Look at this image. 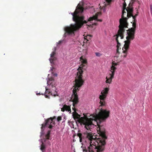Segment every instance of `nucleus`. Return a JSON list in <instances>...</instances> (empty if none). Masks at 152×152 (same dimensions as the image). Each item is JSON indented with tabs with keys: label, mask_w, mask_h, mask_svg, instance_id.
<instances>
[{
	"label": "nucleus",
	"mask_w": 152,
	"mask_h": 152,
	"mask_svg": "<svg viewBox=\"0 0 152 152\" xmlns=\"http://www.w3.org/2000/svg\"><path fill=\"white\" fill-rule=\"evenodd\" d=\"M73 20L75 22V24H71L69 26L64 28V30L65 31V35L66 34L69 35H74L75 32L78 30L84 23H86V25L89 28H92L97 25L96 22L97 21H102V20H88L87 22L86 20L83 21L84 20Z\"/></svg>",
	"instance_id": "obj_2"
},
{
	"label": "nucleus",
	"mask_w": 152,
	"mask_h": 152,
	"mask_svg": "<svg viewBox=\"0 0 152 152\" xmlns=\"http://www.w3.org/2000/svg\"><path fill=\"white\" fill-rule=\"evenodd\" d=\"M96 56H100L101 54L99 53H95Z\"/></svg>",
	"instance_id": "obj_28"
},
{
	"label": "nucleus",
	"mask_w": 152,
	"mask_h": 152,
	"mask_svg": "<svg viewBox=\"0 0 152 152\" xmlns=\"http://www.w3.org/2000/svg\"><path fill=\"white\" fill-rule=\"evenodd\" d=\"M62 120V118L61 116H59L57 118V121L59 122Z\"/></svg>",
	"instance_id": "obj_26"
},
{
	"label": "nucleus",
	"mask_w": 152,
	"mask_h": 152,
	"mask_svg": "<svg viewBox=\"0 0 152 152\" xmlns=\"http://www.w3.org/2000/svg\"><path fill=\"white\" fill-rule=\"evenodd\" d=\"M55 118H56V117L54 116L53 118H50L47 119L45 121V123L42 124L41 129V132L42 133L46 126L48 127L50 129H52L53 127V124L54 125H55V121H53V120Z\"/></svg>",
	"instance_id": "obj_9"
},
{
	"label": "nucleus",
	"mask_w": 152,
	"mask_h": 152,
	"mask_svg": "<svg viewBox=\"0 0 152 152\" xmlns=\"http://www.w3.org/2000/svg\"><path fill=\"white\" fill-rule=\"evenodd\" d=\"M129 48V45L124 44L122 48V52L121 56L124 58H126L128 54V50Z\"/></svg>",
	"instance_id": "obj_12"
},
{
	"label": "nucleus",
	"mask_w": 152,
	"mask_h": 152,
	"mask_svg": "<svg viewBox=\"0 0 152 152\" xmlns=\"http://www.w3.org/2000/svg\"><path fill=\"white\" fill-rule=\"evenodd\" d=\"M101 12H97L96 13L95 15H94L92 17H90L88 19H98V16L99 15H101Z\"/></svg>",
	"instance_id": "obj_20"
},
{
	"label": "nucleus",
	"mask_w": 152,
	"mask_h": 152,
	"mask_svg": "<svg viewBox=\"0 0 152 152\" xmlns=\"http://www.w3.org/2000/svg\"><path fill=\"white\" fill-rule=\"evenodd\" d=\"M123 0L124 1V3L123 4V10H126L127 9L126 8V4L125 1V0Z\"/></svg>",
	"instance_id": "obj_25"
},
{
	"label": "nucleus",
	"mask_w": 152,
	"mask_h": 152,
	"mask_svg": "<svg viewBox=\"0 0 152 152\" xmlns=\"http://www.w3.org/2000/svg\"><path fill=\"white\" fill-rule=\"evenodd\" d=\"M53 95L54 96H58L57 94H54V95Z\"/></svg>",
	"instance_id": "obj_31"
},
{
	"label": "nucleus",
	"mask_w": 152,
	"mask_h": 152,
	"mask_svg": "<svg viewBox=\"0 0 152 152\" xmlns=\"http://www.w3.org/2000/svg\"><path fill=\"white\" fill-rule=\"evenodd\" d=\"M137 0H133V1H132L131 0V1L130 2L129 4H131V5H132V4L134 3V2L136 1Z\"/></svg>",
	"instance_id": "obj_27"
},
{
	"label": "nucleus",
	"mask_w": 152,
	"mask_h": 152,
	"mask_svg": "<svg viewBox=\"0 0 152 152\" xmlns=\"http://www.w3.org/2000/svg\"><path fill=\"white\" fill-rule=\"evenodd\" d=\"M131 4H129V6L126 10H123L121 18L120 19H128L132 17L133 19H135L138 15V12L135 15L133 13V10L132 8Z\"/></svg>",
	"instance_id": "obj_5"
},
{
	"label": "nucleus",
	"mask_w": 152,
	"mask_h": 152,
	"mask_svg": "<svg viewBox=\"0 0 152 152\" xmlns=\"http://www.w3.org/2000/svg\"><path fill=\"white\" fill-rule=\"evenodd\" d=\"M75 84H74V88L73 91V93L74 95V98L73 100V106L74 107L72 108V109L74 110V112H76V110L75 108V105L77 104L78 102V96L77 95V92L78 91L80 87H79L77 89L75 88Z\"/></svg>",
	"instance_id": "obj_11"
},
{
	"label": "nucleus",
	"mask_w": 152,
	"mask_h": 152,
	"mask_svg": "<svg viewBox=\"0 0 152 152\" xmlns=\"http://www.w3.org/2000/svg\"><path fill=\"white\" fill-rule=\"evenodd\" d=\"M150 11H152V5H151L150 6Z\"/></svg>",
	"instance_id": "obj_30"
},
{
	"label": "nucleus",
	"mask_w": 152,
	"mask_h": 152,
	"mask_svg": "<svg viewBox=\"0 0 152 152\" xmlns=\"http://www.w3.org/2000/svg\"><path fill=\"white\" fill-rule=\"evenodd\" d=\"M45 98H47L48 99H50V97L49 96H48V95H47L46 94L45 95Z\"/></svg>",
	"instance_id": "obj_29"
},
{
	"label": "nucleus",
	"mask_w": 152,
	"mask_h": 152,
	"mask_svg": "<svg viewBox=\"0 0 152 152\" xmlns=\"http://www.w3.org/2000/svg\"><path fill=\"white\" fill-rule=\"evenodd\" d=\"M62 42V41H59L58 43L59 44H60V43H61Z\"/></svg>",
	"instance_id": "obj_32"
},
{
	"label": "nucleus",
	"mask_w": 152,
	"mask_h": 152,
	"mask_svg": "<svg viewBox=\"0 0 152 152\" xmlns=\"http://www.w3.org/2000/svg\"><path fill=\"white\" fill-rule=\"evenodd\" d=\"M80 59L82 64L77 69L78 72L75 77V83H74L75 86V88L77 89L79 87H81L84 83V81L82 78L83 69L87 64V60L86 58H83V56H81Z\"/></svg>",
	"instance_id": "obj_4"
},
{
	"label": "nucleus",
	"mask_w": 152,
	"mask_h": 152,
	"mask_svg": "<svg viewBox=\"0 0 152 152\" xmlns=\"http://www.w3.org/2000/svg\"><path fill=\"white\" fill-rule=\"evenodd\" d=\"M112 72H111V73H109V77L107 76L106 77V80L105 82L106 83L109 84L111 83L112 81V79L114 78V76L115 75V73L114 72L113 70H112Z\"/></svg>",
	"instance_id": "obj_13"
},
{
	"label": "nucleus",
	"mask_w": 152,
	"mask_h": 152,
	"mask_svg": "<svg viewBox=\"0 0 152 152\" xmlns=\"http://www.w3.org/2000/svg\"><path fill=\"white\" fill-rule=\"evenodd\" d=\"M106 2L104 3V6L102 7L100 6L99 7L101 10H103L104 12L106 10V7L108 5H110L112 1L111 0H106Z\"/></svg>",
	"instance_id": "obj_14"
},
{
	"label": "nucleus",
	"mask_w": 152,
	"mask_h": 152,
	"mask_svg": "<svg viewBox=\"0 0 152 152\" xmlns=\"http://www.w3.org/2000/svg\"><path fill=\"white\" fill-rule=\"evenodd\" d=\"M55 91L56 92V90H55Z\"/></svg>",
	"instance_id": "obj_35"
},
{
	"label": "nucleus",
	"mask_w": 152,
	"mask_h": 152,
	"mask_svg": "<svg viewBox=\"0 0 152 152\" xmlns=\"http://www.w3.org/2000/svg\"><path fill=\"white\" fill-rule=\"evenodd\" d=\"M84 10L82 6L78 4L74 12L72 13V19H84V17L83 14Z\"/></svg>",
	"instance_id": "obj_6"
},
{
	"label": "nucleus",
	"mask_w": 152,
	"mask_h": 152,
	"mask_svg": "<svg viewBox=\"0 0 152 152\" xmlns=\"http://www.w3.org/2000/svg\"><path fill=\"white\" fill-rule=\"evenodd\" d=\"M50 131H48L47 134L46 135L45 137V138H46V139L48 140L49 139L50 136Z\"/></svg>",
	"instance_id": "obj_22"
},
{
	"label": "nucleus",
	"mask_w": 152,
	"mask_h": 152,
	"mask_svg": "<svg viewBox=\"0 0 152 152\" xmlns=\"http://www.w3.org/2000/svg\"><path fill=\"white\" fill-rule=\"evenodd\" d=\"M118 64L117 63H115L114 61L112 62V65L111 67L110 70V72H112V70H113L114 72L115 73V71L116 69V68L115 66H116Z\"/></svg>",
	"instance_id": "obj_18"
},
{
	"label": "nucleus",
	"mask_w": 152,
	"mask_h": 152,
	"mask_svg": "<svg viewBox=\"0 0 152 152\" xmlns=\"http://www.w3.org/2000/svg\"><path fill=\"white\" fill-rule=\"evenodd\" d=\"M47 83L48 85H51L52 87H56L54 83V79L52 77L49 78L48 80L47 81Z\"/></svg>",
	"instance_id": "obj_16"
},
{
	"label": "nucleus",
	"mask_w": 152,
	"mask_h": 152,
	"mask_svg": "<svg viewBox=\"0 0 152 152\" xmlns=\"http://www.w3.org/2000/svg\"><path fill=\"white\" fill-rule=\"evenodd\" d=\"M37 94V95H40V93H39V94Z\"/></svg>",
	"instance_id": "obj_33"
},
{
	"label": "nucleus",
	"mask_w": 152,
	"mask_h": 152,
	"mask_svg": "<svg viewBox=\"0 0 152 152\" xmlns=\"http://www.w3.org/2000/svg\"><path fill=\"white\" fill-rule=\"evenodd\" d=\"M45 146L44 145V143L43 142H42V144L41 145L40 149L42 151V152H44L43 151L44 150H45Z\"/></svg>",
	"instance_id": "obj_23"
},
{
	"label": "nucleus",
	"mask_w": 152,
	"mask_h": 152,
	"mask_svg": "<svg viewBox=\"0 0 152 152\" xmlns=\"http://www.w3.org/2000/svg\"><path fill=\"white\" fill-rule=\"evenodd\" d=\"M65 110L71 112L70 107L69 106H67L66 104L64 105L62 108H61V111L64 112Z\"/></svg>",
	"instance_id": "obj_17"
},
{
	"label": "nucleus",
	"mask_w": 152,
	"mask_h": 152,
	"mask_svg": "<svg viewBox=\"0 0 152 152\" xmlns=\"http://www.w3.org/2000/svg\"><path fill=\"white\" fill-rule=\"evenodd\" d=\"M119 20L120 25L118 26L119 29L118 31V33L116 35L113 36V37H115V39L117 42L116 56H115V57H118V54L120 53L119 51V50L121 49V48H119L121 46V44L119 42L118 39V37H120L121 39L124 38V34L125 30V28H128V23L127 21V20Z\"/></svg>",
	"instance_id": "obj_3"
},
{
	"label": "nucleus",
	"mask_w": 152,
	"mask_h": 152,
	"mask_svg": "<svg viewBox=\"0 0 152 152\" xmlns=\"http://www.w3.org/2000/svg\"><path fill=\"white\" fill-rule=\"evenodd\" d=\"M72 115L74 119H78L80 118V115L77 112L73 113Z\"/></svg>",
	"instance_id": "obj_21"
},
{
	"label": "nucleus",
	"mask_w": 152,
	"mask_h": 152,
	"mask_svg": "<svg viewBox=\"0 0 152 152\" xmlns=\"http://www.w3.org/2000/svg\"><path fill=\"white\" fill-rule=\"evenodd\" d=\"M109 111L101 109L98 114H93L90 117H81L80 120L85 125V128L88 130L93 125V121L96 123L98 127L97 131L101 137L96 139L95 136L93 137L94 140L89 141L90 145L87 149L83 147V152H103L105 149L106 144L105 140L107 139L106 136V130L104 125L101 124V122L104 121L109 116Z\"/></svg>",
	"instance_id": "obj_1"
},
{
	"label": "nucleus",
	"mask_w": 152,
	"mask_h": 152,
	"mask_svg": "<svg viewBox=\"0 0 152 152\" xmlns=\"http://www.w3.org/2000/svg\"><path fill=\"white\" fill-rule=\"evenodd\" d=\"M77 135L80 139V142H82L84 140H88L89 141L93 140V137L94 136L93 135V134L86 131L83 133H78Z\"/></svg>",
	"instance_id": "obj_7"
},
{
	"label": "nucleus",
	"mask_w": 152,
	"mask_h": 152,
	"mask_svg": "<svg viewBox=\"0 0 152 152\" xmlns=\"http://www.w3.org/2000/svg\"><path fill=\"white\" fill-rule=\"evenodd\" d=\"M151 15H152V11H151Z\"/></svg>",
	"instance_id": "obj_34"
},
{
	"label": "nucleus",
	"mask_w": 152,
	"mask_h": 152,
	"mask_svg": "<svg viewBox=\"0 0 152 152\" xmlns=\"http://www.w3.org/2000/svg\"><path fill=\"white\" fill-rule=\"evenodd\" d=\"M132 22L133 23H132V27L131 28H129V29H131V30H133L134 31H136V20H133Z\"/></svg>",
	"instance_id": "obj_19"
},
{
	"label": "nucleus",
	"mask_w": 152,
	"mask_h": 152,
	"mask_svg": "<svg viewBox=\"0 0 152 152\" xmlns=\"http://www.w3.org/2000/svg\"><path fill=\"white\" fill-rule=\"evenodd\" d=\"M109 89L107 88H106L101 92V95L99 96V98L100 100L99 103L101 106H105L106 102L105 99L108 94Z\"/></svg>",
	"instance_id": "obj_8"
},
{
	"label": "nucleus",
	"mask_w": 152,
	"mask_h": 152,
	"mask_svg": "<svg viewBox=\"0 0 152 152\" xmlns=\"http://www.w3.org/2000/svg\"><path fill=\"white\" fill-rule=\"evenodd\" d=\"M126 31L127 35L126 37V40L124 42L125 44L129 45L131 41L134 39L135 31L129 29Z\"/></svg>",
	"instance_id": "obj_10"
},
{
	"label": "nucleus",
	"mask_w": 152,
	"mask_h": 152,
	"mask_svg": "<svg viewBox=\"0 0 152 152\" xmlns=\"http://www.w3.org/2000/svg\"><path fill=\"white\" fill-rule=\"evenodd\" d=\"M56 54L55 50L53 51L50 54V58L49 59L50 62L52 64L54 63V61L56 59V58L54 56Z\"/></svg>",
	"instance_id": "obj_15"
},
{
	"label": "nucleus",
	"mask_w": 152,
	"mask_h": 152,
	"mask_svg": "<svg viewBox=\"0 0 152 152\" xmlns=\"http://www.w3.org/2000/svg\"><path fill=\"white\" fill-rule=\"evenodd\" d=\"M45 94H50L52 95H52V94L51 92L50 91H49V89H48L47 88H46V91H45Z\"/></svg>",
	"instance_id": "obj_24"
}]
</instances>
